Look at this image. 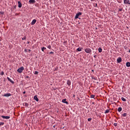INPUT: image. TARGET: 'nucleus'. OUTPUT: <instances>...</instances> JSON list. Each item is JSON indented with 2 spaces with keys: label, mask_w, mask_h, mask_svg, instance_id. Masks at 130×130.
I'll use <instances>...</instances> for the list:
<instances>
[{
  "label": "nucleus",
  "mask_w": 130,
  "mask_h": 130,
  "mask_svg": "<svg viewBox=\"0 0 130 130\" xmlns=\"http://www.w3.org/2000/svg\"><path fill=\"white\" fill-rule=\"evenodd\" d=\"M117 61L118 63H120L122 61V58L121 57H118L117 59Z\"/></svg>",
  "instance_id": "nucleus-5"
},
{
  "label": "nucleus",
  "mask_w": 130,
  "mask_h": 130,
  "mask_svg": "<svg viewBox=\"0 0 130 130\" xmlns=\"http://www.w3.org/2000/svg\"><path fill=\"white\" fill-rule=\"evenodd\" d=\"M27 44H29V42H27Z\"/></svg>",
  "instance_id": "nucleus-39"
},
{
  "label": "nucleus",
  "mask_w": 130,
  "mask_h": 130,
  "mask_svg": "<svg viewBox=\"0 0 130 130\" xmlns=\"http://www.w3.org/2000/svg\"><path fill=\"white\" fill-rule=\"evenodd\" d=\"M124 4L130 5L129 0H124Z\"/></svg>",
  "instance_id": "nucleus-4"
},
{
  "label": "nucleus",
  "mask_w": 130,
  "mask_h": 130,
  "mask_svg": "<svg viewBox=\"0 0 130 130\" xmlns=\"http://www.w3.org/2000/svg\"><path fill=\"white\" fill-rule=\"evenodd\" d=\"M109 112V110H107L105 112V114H107V113H108Z\"/></svg>",
  "instance_id": "nucleus-23"
},
{
  "label": "nucleus",
  "mask_w": 130,
  "mask_h": 130,
  "mask_svg": "<svg viewBox=\"0 0 130 130\" xmlns=\"http://www.w3.org/2000/svg\"><path fill=\"white\" fill-rule=\"evenodd\" d=\"M122 109L121 107H119L118 109L119 112H120L122 111Z\"/></svg>",
  "instance_id": "nucleus-16"
},
{
  "label": "nucleus",
  "mask_w": 130,
  "mask_h": 130,
  "mask_svg": "<svg viewBox=\"0 0 130 130\" xmlns=\"http://www.w3.org/2000/svg\"><path fill=\"white\" fill-rule=\"evenodd\" d=\"M77 50L79 52H80L82 51V48H79L77 49Z\"/></svg>",
  "instance_id": "nucleus-18"
},
{
  "label": "nucleus",
  "mask_w": 130,
  "mask_h": 130,
  "mask_svg": "<svg viewBox=\"0 0 130 130\" xmlns=\"http://www.w3.org/2000/svg\"><path fill=\"white\" fill-rule=\"evenodd\" d=\"M62 102L67 104H69L68 102H66V99L62 100Z\"/></svg>",
  "instance_id": "nucleus-12"
},
{
  "label": "nucleus",
  "mask_w": 130,
  "mask_h": 130,
  "mask_svg": "<svg viewBox=\"0 0 130 130\" xmlns=\"http://www.w3.org/2000/svg\"><path fill=\"white\" fill-rule=\"evenodd\" d=\"M85 52L88 54H90L92 52V50L90 48H86L85 49Z\"/></svg>",
  "instance_id": "nucleus-1"
},
{
  "label": "nucleus",
  "mask_w": 130,
  "mask_h": 130,
  "mask_svg": "<svg viewBox=\"0 0 130 130\" xmlns=\"http://www.w3.org/2000/svg\"><path fill=\"white\" fill-rule=\"evenodd\" d=\"M67 84H68L69 86H70L71 84V82L70 80H68V81H67Z\"/></svg>",
  "instance_id": "nucleus-13"
},
{
  "label": "nucleus",
  "mask_w": 130,
  "mask_h": 130,
  "mask_svg": "<svg viewBox=\"0 0 130 130\" xmlns=\"http://www.w3.org/2000/svg\"><path fill=\"white\" fill-rule=\"evenodd\" d=\"M114 125L115 126H117V123H115L114 124Z\"/></svg>",
  "instance_id": "nucleus-30"
},
{
  "label": "nucleus",
  "mask_w": 130,
  "mask_h": 130,
  "mask_svg": "<svg viewBox=\"0 0 130 130\" xmlns=\"http://www.w3.org/2000/svg\"><path fill=\"white\" fill-rule=\"evenodd\" d=\"M47 48H48V49H51V46L50 45H48V47H47Z\"/></svg>",
  "instance_id": "nucleus-26"
},
{
  "label": "nucleus",
  "mask_w": 130,
  "mask_h": 130,
  "mask_svg": "<svg viewBox=\"0 0 130 130\" xmlns=\"http://www.w3.org/2000/svg\"><path fill=\"white\" fill-rule=\"evenodd\" d=\"M50 54H54V52H51L50 53H49Z\"/></svg>",
  "instance_id": "nucleus-35"
},
{
  "label": "nucleus",
  "mask_w": 130,
  "mask_h": 130,
  "mask_svg": "<svg viewBox=\"0 0 130 130\" xmlns=\"http://www.w3.org/2000/svg\"><path fill=\"white\" fill-rule=\"evenodd\" d=\"M29 3L30 4H34L35 3V0H29Z\"/></svg>",
  "instance_id": "nucleus-11"
},
{
  "label": "nucleus",
  "mask_w": 130,
  "mask_h": 130,
  "mask_svg": "<svg viewBox=\"0 0 130 130\" xmlns=\"http://www.w3.org/2000/svg\"><path fill=\"white\" fill-rule=\"evenodd\" d=\"M3 96L6 97H9L10 96H11V94L10 93H6Z\"/></svg>",
  "instance_id": "nucleus-9"
},
{
  "label": "nucleus",
  "mask_w": 130,
  "mask_h": 130,
  "mask_svg": "<svg viewBox=\"0 0 130 130\" xmlns=\"http://www.w3.org/2000/svg\"><path fill=\"white\" fill-rule=\"evenodd\" d=\"M36 22H37V20H36V19H33V20L31 21V25H34V24H35V23H36Z\"/></svg>",
  "instance_id": "nucleus-7"
},
{
  "label": "nucleus",
  "mask_w": 130,
  "mask_h": 130,
  "mask_svg": "<svg viewBox=\"0 0 130 130\" xmlns=\"http://www.w3.org/2000/svg\"><path fill=\"white\" fill-rule=\"evenodd\" d=\"M4 124V122H0V125L2 126V125H3Z\"/></svg>",
  "instance_id": "nucleus-28"
},
{
  "label": "nucleus",
  "mask_w": 130,
  "mask_h": 130,
  "mask_svg": "<svg viewBox=\"0 0 130 130\" xmlns=\"http://www.w3.org/2000/svg\"><path fill=\"white\" fill-rule=\"evenodd\" d=\"M122 115L123 117H126V115H127V114L125 113L123 114Z\"/></svg>",
  "instance_id": "nucleus-22"
},
{
  "label": "nucleus",
  "mask_w": 130,
  "mask_h": 130,
  "mask_svg": "<svg viewBox=\"0 0 130 130\" xmlns=\"http://www.w3.org/2000/svg\"><path fill=\"white\" fill-rule=\"evenodd\" d=\"M18 7H19V8H21V7H22V4H21L20 1H18Z\"/></svg>",
  "instance_id": "nucleus-8"
},
{
  "label": "nucleus",
  "mask_w": 130,
  "mask_h": 130,
  "mask_svg": "<svg viewBox=\"0 0 130 130\" xmlns=\"http://www.w3.org/2000/svg\"><path fill=\"white\" fill-rule=\"evenodd\" d=\"M1 117L3 118H4V119H9L10 118V117L8 116H2Z\"/></svg>",
  "instance_id": "nucleus-6"
},
{
  "label": "nucleus",
  "mask_w": 130,
  "mask_h": 130,
  "mask_svg": "<svg viewBox=\"0 0 130 130\" xmlns=\"http://www.w3.org/2000/svg\"><path fill=\"white\" fill-rule=\"evenodd\" d=\"M24 70V68L22 67L18 69L17 72L19 73H21Z\"/></svg>",
  "instance_id": "nucleus-2"
},
{
  "label": "nucleus",
  "mask_w": 130,
  "mask_h": 130,
  "mask_svg": "<svg viewBox=\"0 0 130 130\" xmlns=\"http://www.w3.org/2000/svg\"><path fill=\"white\" fill-rule=\"evenodd\" d=\"M126 66L127 67H130V62H127L126 64Z\"/></svg>",
  "instance_id": "nucleus-15"
},
{
  "label": "nucleus",
  "mask_w": 130,
  "mask_h": 130,
  "mask_svg": "<svg viewBox=\"0 0 130 130\" xmlns=\"http://www.w3.org/2000/svg\"><path fill=\"white\" fill-rule=\"evenodd\" d=\"M82 12H78V13H77V14L75 16V19L79 18V16L82 15Z\"/></svg>",
  "instance_id": "nucleus-3"
},
{
  "label": "nucleus",
  "mask_w": 130,
  "mask_h": 130,
  "mask_svg": "<svg viewBox=\"0 0 130 130\" xmlns=\"http://www.w3.org/2000/svg\"><path fill=\"white\" fill-rule=\"evenodd\" d=\"M67 43V41L64 42V44H66Z\"/></svg>",
  "instance_id": "nucleus-36"
},
{
  "label": "nucleus",
  "mask_w": 130,
  "mask_h": 130,
  "mask_svg": "<svg viewBox=\"0 0 130 130\" xmlns=\"http://www.w3.org/2000/svg\"><path fill=\"white\" fill-rule=\"evenodd\" d=\"M22 40H26V38H25V37H24V38H23L22 39Z\"/></svg>",
  "instance_id": "nucleus-33"
},
{
  "label": "nucleus",
  "mask_w": 130,
  "mask_h": 130,
  "mask_svg": "<svg viewBox=\"0 0 130 130\" xmlns=\"http://www.w3.org/2000/svg\"><path fill=\"white\" fill-rule=\"evenodd\" d=\"M92 72H94V71H93V70H92Z\"/></svg>",
  "instance_id": "nucleus-43"
},
{
  "label": "nucleus",
  "mask_w": 130,
  "mask_h": 130,
  "mask_svg": "<svg viewBox=\"0 0 130 130\" xmlns=\"http://www.w3.org/2000/svg\"><path fill=\"white\" fill-rule=\"evenodd\" d=\"M121 100L123 101V102H126V99H124L123 97H122V98H121Z\"/></svg>",
  "instance_id": "nucleus-17"
},
{
  "label": "nucleus",
  "mask_w": 130,
  "mask_h": 130,
  "mask_svg": "<svg viewBox=\"0 0 130 130\" xmlns=\"http://www.w3.org/2000/svg\"><path fill=\"white\" fill-rule=\"evenodd\" d=\"M99 52L101 53L102 52V49L101 48H99Z\"/></svg>",
  "instance_id": "nucleus-20"
},
{
  "label": "nucleus",
  "mask_w": 130,
  "mask_h": 130,
  "mask_svg": "<svg viewBox=\"0 0 130 130\" xmlns=\"http://www.w3.org/2000/svg\"><path fill=\"white\" fill-rule=\"evenodd\" d=\"M94 97H95V95H91L90 96V98H91V99H93V98H94Z\"/></svg>",
  "instance_id": "nucleus-24"
},
{
  "label": "nucleus",
  "mask_w": 130,
  "mask_h": 130,
  "mask_svg": "<svg viewBox=\"0 0 130 130\" xmlns=\"http://www.w3.org/2000/svg\"><path fill=\"white\" fill-rule=\"evenodd\" d=\"M46 48H45V47H43V48H42V51H43V52H44V50H46Z\"/></svg>",
  "instance_id": "nucleus-21"
},
{
  "label": "nucleus",
  "mask_w": 130,
  "mask_h": 130,
  "mask_svg": "<svg viewBox=\"0 0 130 130\" xmlns=\"http://www.w3.org/2000/svg\"><path fill=\"white\" fill-rule=\"evenodd\" d=\"M58 68H56L55 69V70H54V71H58Z\"/></svg>",
  "instance_id": "nucleus-29"
},
{
  "label": "nucleus",
  "mask_w": 130,
  "mask_h": 130,
  "mask_svg": "<svg viewBox=\"0 0 130 130\" xmlns=\"http://www.w3.org/2000/svg\"><path fill=\"white\" fill-rule=\"evenodd\" d=\"M0 14L3 15L4 14V12H2V11H0Z\"/></svg>",
  "instance_id": "nucleus-34"
},
{
  "label": "nucleus",
  "mask_w": 130,
  "mask_h": 130,
  "mask_svg": "<svg viewBox=\"0 0 130 130\" xmlns=\"http://www.w3.org/2000/svg\"><path fill=\"white\" fill-rule=\"evenodd\" d=\"M129 52L130 53V50H129Z\"/></svg>",
  "instance_id": "nucleus-44"
},
{
  "label": "nucleus",
  "mask_w": 130,
  "mask_h": 130,
  "mask_svg": "<svg viewBox=\"0 0 130 130\" xmlns=\"http://www.w3.org/2000/svg\"><path fill=\"white\" fill-rule=\"evenodd\" d=\"M91 119H92L91 118H88V121H90L91 120Z\"/></svg>",
  "instance_id": "nucleus-32"
},
{
  "label": "nucleus",
  "mask_w": 130,
  "mask_h": 130,
  "mask_svg": "<svg viewBox=\"0 0 130 130\" xmlns=\"http://www.w3.org/2000/svg\"><path fill=\"white\" fill-rule=\"evenodd\" d=\"M26 78H29V77L28 76H26Z\"/></svg>",
  "instance_id": "nucleus-38"
},
{
  "label": "nucleus",
  "mask_w": 130,
  "mask_h": 130,
  "mask_svg": "<svg viewBox=\"0 0 130 130\" xmlns=\"http://www.w3.org/2000/svg\"><path fill=\"white\" fill-rule=\"evenodd\" d=\"M0 75H2V76H3L4 75V72H2L1 73H0Z\"/></svg>",
  "instance_id": "nucleus-25"
},
{
  "label": "nucleus",
  "mask_w": 130,
  "mask_h": 130,
  "mask_svg": "<svg viewBox=\"0 0 130 130\" xmlns=\"http://www.w3.org/2000/svg\"><path fill=\"white\" fill-rule=\"evenodd\" d=\"M55 125H54V126H53V127H54V128H55Z\"/></svg>",
  "instance_id": "nucleus-41"
},
{
  "label": "nucleus",
  "mask_w": 130,
  "mask_h": 130,
  "mask_svg": "<svg viewBox=\"0 0 130 130\" xmlns=\"http://www.w3.org/2000/svg\"><path fill=\"white\" fill-rule=\"evenodd\" d=\"M28 51L30 52V50H29Z\"/></svg>",
  "instance_id": "nucleus-42"
},
{
  "label": "nucleus",
  "mask_w": 130,
  "mask_h": 130,
  "mask_svg": "<svg viewBox=\"0 0 130 130\" xmlns=\"http://www.w3.org/2000/svg\"><path fill=\"white\" fill-rule=\"evenodd\" d=\"M96 55H94V58H96Z\"/></svg>",
  "instance_id": "nucleus-40"
},
{
  "label": "nucleus",
  "mask_w": 130,
  "mask_h": 130,
  "mask_svg": "<svg viewBox=\"0 0 130 130\" xmlns=\"http://www.w3.org/2000/svg\"><path fill=\"white\" fill-rule=\"evenodd\" d=\"M38 73H39V72H37V71H35V72H34V74H36V75H38Z\"/></svg>",
  "instance_id": "nucleus-27"
},
{
  "label": "nucleus",
  "mask_w": 130,
  "mask_h": 130,
  "mask_svg": "<svg viewBox=\"0 0 130 130\" xmlns=\"http://www.w3.org/2000/svg\"><path fill=\"white\" fill-rule=\"evenodd\" d=\"M122 11V8H120V9H119V12H121Z\"/></svg>",
  "instance_id": "nucleus-31"
},
{
  "label": "nucleus",
  "mask_w": 130,
  "mask_h": 130,
  "mask_svg": "<svg viewBox=\"0 0 130 130\" xmlns=\"http://www.w3.org/2000/svg\"><path fill=\"white\" fill-rule=\"evenodd\" d=\"M34 99L37 101V102H38L39 101V99L38 98H37V95H35L34 96Z\"/></svg>",
  "instance_id": "nucleus-14"
},
{
  "label": "nucleus",
  "mask_w": 130,
  "mask_h": 130,
  "mask_svg": "<svg viewBox=\"0 0 130 130\" xmlns=\"http://www.w3.org/2000/svg\"><path fill=\"white\" fill-rule=\"evenodd\" d=\"M7 79L9 81H10L11 83H12V84H14V82L11 79H10L9 77H7Z\"/></svg>",
  "instance_id": "nucleus-10"
},
{
  "label": "nucleus",
  "mask_w": 130,
  "mask_h": 130,
  "mask_svg": "<svg viewBox=\"0 0 130 130\" xmlns=\"http://www.w3.org/2000/svg\"><path fill=\"white\" fill-rule=\"evenodd\" d=\"M25 93H26L25 91H24V92H23V94H25Z\"/></svg>",
  "instance_id": "nucleus-37"
},
{
  "label": "nucleus",
  "mask_w": 130,
  "mask_h": 130,
  "mask_svg": "<svg viewBox=\"0 0 130 130\" xmlns=\"http://www.w3.org/2000/svg\"><path fill=\"white\" fill-rule=\"evenodd\" d=\"M24 106H25V107H28V106H29L28 104H27V103H25L24 104Z\"/></svg>",
  "instance_id": "nucleus-19"
}]
</instances>
